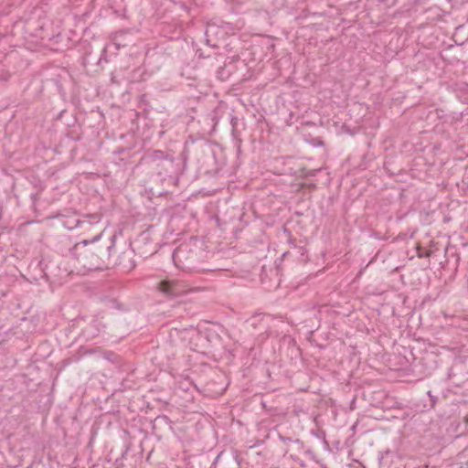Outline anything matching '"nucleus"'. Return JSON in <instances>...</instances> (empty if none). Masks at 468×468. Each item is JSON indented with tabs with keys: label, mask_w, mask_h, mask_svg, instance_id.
I'll return each mask as SVG.
<instances>
[{
	"label": "nucleus",
	"mask_w": 468,
	"mask_h": 468,
	"mask_svg": "<svg viewBox=\"0 0 468 468\" xmlns=\"http://www.w3.org/2000/svg\"><path fill=\"white\" fill-rule=\"evenodd\" d=\"M427 394L429 396L430 404L428 407H427V405H424V407L427 408V410H431L435 407L438 398L436 396H433L431 394V391H428Z\"/></svg>",
	"instance_id": "22"
},
{
	"label": "nucleus",
	"mask_w": 468,
	"mask_h": 468,
	"mask_svg": "<svg viewBox=\"0 0 468 468\" xmlns=\"http://www.w3.org/2000/svg\"><path fill=\"white\" fill-rule=\"evenodd\" d=\"M140 165L146 166L161 181H167L168 184L174 185H177L179 176L186 169V164L180 156L175 157L161 150L144 153L140 160Z\"/></svg>",
	"instance_id": "2"
},
{
	"label": "nucleus",
	"mask_w": 468,
	"mask_h": 468,
	"mask_svg": "<svg viewBox=\"0 0 468 468\" xmlns=\"http://www.w3.org/2000/svg\"><path fill=\"white\" fill-rule=\"evenodd\" d=\"M198 242L197 237L192 236L174 250L172 259L177 268L190 269L198 260L201 253V248L197 245Z\"/></svg>",
	"instance_id": "4"
},
{
	"label": "nucleus",
	"mask_w": 468,
	"mask_h": 468,
	"mask_svg": "<svg viewBox=\"0 0 468 468\" xmlns=\"http://www.w3.org/2000/svg\"><path fill=\"white\" fill-rule=\"evenodd\" d=\"M233 27L229 23L222 22L220 25L215 22L207 23L205 31L206 44L212 49H218L225 44Z\"/></svg>",
	"instance_id": "5"
},
{
	"label": "nucleus",
	"mask_w": 468,
	"mask_h": 468,
	"mask_svg": "<svg viewBox=\"0 0 468 468\" xmlns=\"http://www.w3.org/2000/svg\"><path fill=\"white\" fill-rule=\"evenodd\" d=\"M243 458L240 452L229 447L222 450L213 460L214 468H241Z\"/></svg>",
	"instance_id": "7"
},
{
	"label": "nucleus",
	"mask_w": 468,
	"mask_h": 468,
	"mask_svg": "<svg viewBox=\"0 0 468 468\" xmlns=\"http://www.w3.org/2000/svg\"><path fill=\"white\" fill-rule=\"evenodd\" d=\"M186 468H214L211 466L213 461L209 452H200L198 454L189 455L186 458Z\"/></svg>",
	"instance_id": "12"
},
{
	"label": "nucleus",
	"mask_w": 468,
	"mask_h": 468,
	"mask_svg": "<svg viewBox=\"0 0 468 468\" xmlns=\"http://www.w3.org/2000/svg\"><path fill=\"white\" fill-rule=\"evenodd\" d=\"M279 437H280V439H281L282 441H292V440H291V438L283 437V436H282L281 434L279 435Z\"/></svg>",
	"instance_id": "27"
},
{
	"label": "nucleus",
	"mask_w": 468,
	"mask_h": 468,
	"mask_svg": "<svg viewBox=\"0 0 468 468\" xmlns=\"http://www.w3.org/2000/svg\"><path fill=\"white\" fill-rule=\"evenodd\" d=\"M218 49H213V51L209 53H206L203 49L199 48L196 51V55L198 58H207L211 60L210 65L216 66V63L214 61L218 62V58H223V55L217 51Z\"/></svg>",
	"instance_id": "17"
},
{
	"label": "nucleus",
	"mask_w": 468,
	"mask_h": 468,
	"mask_svg": "<svg viewBox=\"0 0 468 468\" xmlns=\"http://www.w3.org/2000/svg\"><path fill=\"white\" fill-rule=\"evenodd\" d=\"M81 356H82L81 354L76 353V354L72 355L71 356L63 359L62 364H63V366L66 367L71 363H76L80 360Z\"/></svg>",
	"instance_id": "19"
},
{
	"label": "nucleus",
	"mask_w": 468,
	"mask_h": 468,
	"mask_svg": "<svg viewBox=\"0 0 468 468\" xmlns=\"http://www.w3.org/2000/svg\"><path fill=\"white\" fill-rule=\"evenodd\" d=\"M355 401H356V397H354V398H353V399H352V404H354V403H355Z\"/></svg>",
	"instance_id": "30"
},
{
	"label": "nucleus",
	"mask_w": 468,
	"mask_h": 468,
	"mask_svg": "<svg viewBox=\"0 0 468 468\" xmlns=\"http://www.w3.org/2000/svg\"><path fill=\"white\" fill-rule=\"evenodd\" d=\"M185 306H186V304H185V303H179V304L177 305V309H178V310H181V309L186 310V307H185Z\"/></svg>",
	"instance_id": "26"
},
{
	"label": "nucleus",
	"mask_w": 468,
	"mask_h": 468,
	"mask_svg": "<svg viewBox=\"0 0 468 468\" xmlns=\"http://www.w3.org/2000/svg\"><path fill=\"white\" fill-rule=\"evenodd\" d=\"M153 229L154 227L150 226L142 231L133 241L129 243L135 253L141 258L147 259L157 252V243L152 237Z\"/></svg>",
	"instance_id": "6"
},
{
	"label": "nucleus",
	"mask_w": 468,
	"mask_h": 468,
	"mask_svg": "<svg viewBox=\"0 0 468 468\" xmlns=\"http://www.w3.org/2000/svg\"><path fill=\"white\" fill-rule=\"evenodd\" d=\"M101 218V215L97 213L86 215L81 218L79 229H82L83 233L93 232V229L100 223Z\"/></svg>",
	"instance_id": "13"
},
{
	"label": "nucleus",
	"mask_w": 468,
	"mask_h": 468,
	"mask_svg": "<svg viewBox=\"0 0 468 468\" xmlns=\"http://www.w3.org/2000/svg\"><path fill=\"white\" fill-rule=\"evenodd\" d=\"M456 97L464 104H468V83H456L453 88Z\"/></svg>",
	"instance_id": "16"
},
{
	"label": "nucleus",
	"mask_w": 468,
	"mask_h": 468,
	"mask_svg": "<svg viewBox=\"0 0 468 468\" xmlns=\"http://www.w3.org/2000/svg\"><path fill=\"white\" fill-rule=\"evenodd\" d=\"M59 217H61L63 218L62 224L66 229H68L69 230L74 229H79L81 218L79 217L78 214L73 213V214L68 215V216L59 215Z\"/></svg>",
	"instance_id": "15"
},
{
	"label": "nucleus",
	"mask_w": 468,
	"mask_h": 468,
	"mask_svg": "<svg viewBox=\"0 0 468 468\" xmlns=\"http://www.w3.org/2000/svg\"><path fill=\"white\" fill-rule=\"evenodd\" d=\"M388 395L385 390H378L373 393V402L371 403L373 406L377 408L384 409L386 408V404L383 401V399H387Z\"/></svg>",
	"instance_id": "18"
},
{
	"label": "nucleus",
	"mask_w": 468,
	"mask_h": 468,
	"mask_svg": "<svg viewBox=\"0 0 468 468\" xmlns=\"http://www.w3.org/2000/svg\"><path fill=\"white\" fill-rule=\"evenodd\" d=\"M145 98H146V94H143V95L141 96V101H145Z\"/></svg>",
	"instance_id": "28"
},
{
	"label": "nucleus",
	"mask_w": 468,
	"mask_h": 468,
	"mask_svg": "<svg viewBox=\"0 0 468 468\" xmlns=\"http://www.w3.org/2000/svg\"><path fill=\"white\" fill-rule=\"evenodd\" d=\"M448 379L455 387L468 383V371L465 370V364L463 361L454 362L449 370Z\"/></svg>",
	"instance_id": "10"
},
{
	"label": "nucleus",
	"mask_w": 468,
	"mask_h": 468,
	"mask_svg": "<svg viewBox=\"0 0 468 468\" xmlns=\"http://www.w3.org/2000/svg\"><path fill=\"white\" fill-rule=\"evenodd\" d=\"M106 48H103L102 52H101V55L99 58V61H98V64H101L102 61H105L107 62V58H106Z\"/></svg>",
	"instance_id": "24"
},
{
	"label": "nucleus",
	"mask_w": 468,
	"mask_h": 468,
	"mask_svg": "<svg viewBox=\"0 0 468 468\" xmlns=\"http://www.w3.org/2000/svg\"><path fill=\"white\" fill-rule=\"evenodd\" d=\"M115 253H112L111 261L112 264H109V269L118 268L122 272H129L135 268L133 256L136 253L130 245L118 255H115Z\"/></svg>",
	"instance_id": "8"
},
{
	"label": "nucleus",
	"mask_w": 468,
	"mask_h": 468,
	"mask_svg": "<svg viewBox=\"0 0 468 468\" xmlns=\"http://www.w3.org/2000/svg\"><path fill=\"white\" fill-rule=\"evenodd\" d=\"M239 118L236 116H231L230 123L232 126V134L234 137H237L239 135L238 133V123H239Z\"/></svg>",
	"instance_id": "21"
},
{
	"label": "nucleus",
	"mask_w": 468,
	"mask_h": 468,
	"mask_svg": "<svg viewBox=\"0 0 468 468\" xmlns=\"http://www.w3.org/2000/svg\"><path fill=\"white\" fill-rule=\"evenodd\" d=\"M180 157L186 165L187 161L196 162L205 174H217L221 169L218 166L213 167L216 165L215 154L211 144L204 136L188 135Z\"/></svg>",
	"instance_id": "3"
},
{
	"label": "nucleus",
	"mask_w": 468,
	"mask_h": 468,
	"mask_svg": "<svg viewBox=\"0 0 468 468\" xmlns=\"http://www.w3.org/2000/svg\"><path fill=\"white\" fill-rule=\"evenodd\" d=\"M157 288L167 297H178L188 291L186 285L178 280H162L158 282Z\"/></svg>",
	"instance_id": "9"
},
{
	"label": "nucleus",
	"mask_w": 468,
	"mask_h": 468,
	"mask_svg": "<svg viewBox=\"0 0 468 468\" xmlns=\"http://www.w3.org/2000/svg\"><path fill=\"white\" fill-rule=\"evenodd\" d=\"M321 468H328L325 464H322Z\"/></svg>",
	"instance_id": "29"
},
{
	"label": "nucleus",
	"mask_w": 468,
	"mask_h": 468,
	"mask_svg": "<svg viewBox=\"0 0 468 468\" xmlns=\"http://www.w3.org/2000/svg\"><path fill=\"white\" fill-rule=\"evenodd\" d=\"M215 118H216L215 112H210V113L207 114L205 117L206 120H209L211 122H214ZM215 125H216V122H213L212 129H214Z\"/></svg>",
	"instance_id": "23"
},
{
	"label": "nucleus",
	"mask_w": 468,
	"mask_h": 468,
	"mask_svg": "<svg viewBox=\"0 0 468 468\" xmlns=\"http://www.w3.org/2000/svg\"><path fill=\"white\" fill-rule=\"evenodd\" d=\"M198 337L207 343V350L203 351L204 353L220 352L224 348L220 335L213 329L198 332Z\"/></svg>",
	"instance_id": "11"
},
{
	"label": "nucleus",
	"mask_w": 468,
	"mask_h": 468,
	"mask_svg": "<svg viewBox=\"0 0 468 468\" xmlns=\"http://www.w3.org/2000/svg\"><path fill=\"white\" fill-rule=\"evenodd\" d=\"M103 356L105 359H107L112 363H118L119 358H120V356L112 351H105Z\"/></svg>",
	"instance_id": "20"
},
{
	"label": "nucleus",
	"mask_w": 468,
	"mask_h": 468,
	"mask_svg": "<svg viewBox=\"0 0 468 468\" xmlns=\"http://www.w3.org/2000/svg\"><path fill=\"white\" fill-rule=\"evenodd\" d=\"M173 422L171 420L165 415H158L152 421V429L153 431L157 433L163 431H171L173 429Z\"/></svg>",
	"instance_id": "14"
},
{
	"label": "nucleus",
	"mask_w": 468,
	"mask_h": 468,
	"mask_svg": "<svg viewBox=\"0 0 468 468\" xmlns=\"http://www.w3.org/2000/svg\"><path fill=\"white\" fill-rule=\"evenodd\" d=\"M283 233L286 235V237L288 238V241L289 242H292V232L290 229H288L287 228H283Z\"/></svg>",
	"instance_id": "25"
},
{
	"label": "nucleus",
	"mask_w": 468,
	"mask_h": 468,
	"mask_svg": "<svg viewBox=\"0 0 468 468\" xmlns=\"http://www.w3.org/2000/svg\"><path fill=\"white\" fill-rule=\"evenodd\" d=\"M116 234L99 230L91 238L75 243L69 251L88 270H109L112 253L116 252Z\"/></svg>",
	"instance_id": "1"
}]
</instances>
